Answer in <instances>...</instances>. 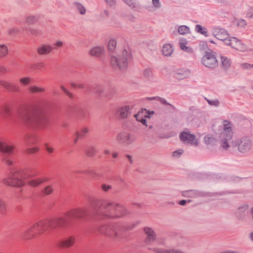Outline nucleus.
Wrapping results in <instances>:
<instances>
[{"label": "nucleus", "instance_id": "e2e57ef3", "mask_svg": "<svg viewBox=\"0 0 253 253\" xmlns=\"http://www.w3.org/2000/svg\"><path fill=\"white\" fill-rule=\"evenodd\" d=\"M167 253H184L182 251L175 249H168Z\"/></svg>", "mask_w": 253, "mask_h": 253}, {"label": "nucleus", "instance_id": "a19ab883", "mask_svg": "<svg viewBox=\"0 0 253 253\" xmlns=\"http://www.w3.org/2000/svg\"><path fill=\"white\" fill-rule=\"evenodd\" d=\"M25 141L27 144H33L36 142V137L31 135H27L25 138Z\"/></svg>", "mask_w": 253, "mask_h": 253}, {"label": "nucleus", "instance_id": "c756f323", "mask_svg": "<svg viewBox=\"0 0 253 253\" xmlns=\"http://www.w3.org/2000/svg\"><path fill=\"white\" fill-rule=\"evenodd\" d=\"M182 195L185 197L195 198L197 197L199 194L196 190H189L183 191L182 192Z\"/></svg>", "mask_w": 253, "mask_h": 253}, {"label": "nucleus", "instance_id": "13d9d810", "mask_svg": "<svg viewBox=\"0 0 253 253\" xmlns=\"http://www.w3.org/2000/svg\"><path fill=\"white\" fill-rule=\"evenodd\" d=\"M112 188V186L110 185H107L105 184H103L101 185V189L104 192H107L110 189H111Z\"/></svg>", "mask_w": 253, "mask_h": 253}, {"label": "nucleus", "instance_id": "58836bf2", "mask_svg": "<svg viewBox=\"0 0 253 253\" xmlns=\"http://www.w3.org/2000/svg\"><path fill=\"white\" fill-rule=\"evenodd\" d=\"M205 99L210 106L218 107L220 105L219 101L217 99L211 100L206 97H205Z\"/></svg>", "mask_w": 253, "mask_h": 253}, {"label": "nucleus", "instance_id": "c85d7f7f", "mask_svg": "<svg viewBox=\"0 0 253 253\" xmlns=\"http://www.w3.org/2000/svg\"><path fill=\"white\" fill-rule=\"evenodd\" d=\"M147 99L150 100H158L159 102H160L162 104L169 106L172 109H175V107L173 105H172L171 104L167 102V101L163 98H162V97H160L159 96H155V97H153L147 98Z\"/></svg>", "mask_w": 253, "mask_h": 253}, {"label": "nucleus", "instance_id": "b1692460", "mask_svg": "<svg viewBox=\"0 0 253 253\" xmlns=\"http://www.w3.org/2000/svg\"><path fill=\"white\" fill-rule=\"evenodd\" d=\"M74 8L78 11L82 15H85L86 13V9L85 6L81 3L75 1L73 3Z\"/></svg>", "mask_w": 253, "mask_h": 253}, {"label": "nucleus", "instance_id": "0eeeda50", "mask_svg": "<svg viewBox=\"0 0 253 253\" xmlns=\"http://www.w3.org/2000/svg\"><path fill=\"white\" fill-rule=\"evenodd\" d=\"M28 177L24 171H11L8 178L2 179V182L8 186L21 187L25 184L23 179Z\"/></svg>", "mask_w": 253, "mask_h": 253}, {"label": "nucleus", "instance_id": "473e14b6", "mask_svg": "<svg viewBox=\"0 0 253 253\" xmlns=\"http://www.w3.org/2000/svg\"><path fill=\"white\" fill-rule=\"evenodd\" d=\"M0 113L4 117L8 118L11 115L10 109L7 106H2L0 110Z\"/></svg>", "mask_w": 253, "mask_h": 253}, {"label": "nucleus", "instance_id": "f257e3e1", "mask_svg": "<svg viewBox=\"0 0 253 253\" xmlns=\"http://www.w3.org/2000/svg\"><path fill=\"white\" fill-rule=\"evenodd\" d=\"M88 215L87 209H75L65 214V216L55 217L46 220H41L34 224L22 234L25 240H30L42 235L49 229L54 230L73 224V219L84 218Z\"/></svg>", "mask_w": 253, "mask_h": 253}, {"label": "nucleus", "instance_id": "603ef678", "mask_svg": "<svg viewBox=\"0 0 253 253\" xmlns=\"http://www.w3.org/2000/svg\"><path fill=\"white\" fill-rule=\"evenodd\" d=\"M247 25V22L244 19H240L237 20V25L239 27L245 28Z\"/></svg>", "mask_w": 253, "mask_h": 253}, {"label": "nucleus", "instance_id": "1a4fd4ad", "mask_svg": "<svg viewBox=\"0 0 253 253\" xmlns=\"http://www.w3.org/2000/svg\"><path fill=\"white\" fill-rule=\"evenodd\" d=\"M234 146H237L238 150L241 153L247 154L252 150L253 143L248 137L245 136L236 140Z\"/></svg>", "mask_w": 253, "mask_h": 253}, {"label": "nucleus", "instance_id": "774afa93", "mask_svg": "<svg viewBox=\"0 0 253 253\" xmlns=\"http://www.w3.org/2000/svg\"><path fill=\"white\" fill-rule=\"evenodd\" d=\"M44 66V64L42 63H38L35 65V68L37 69H41Z\"/></svg>", "mask_w": 253, "mask_h": 253}, {"label": "nucleus", "instance_id": "c9c22d12", "mask_svg": "<svg viewBox=\"0 0 253 253\" xmlns=\"http://www.w3.org/2000/svg\"><path fill=\"white\" fill-rule=\"evenodd\" d=\"M86 155L88 157H93L95 153L96 150L93 146H87L85 150Z\"/></svg>", "mask_w": 253, "mask_h": 253}, {"label": "nucleus", "instance_id": "c03bdc74", "mask_svg": "<svg viewBox=\"0 0 253 253\" xmlns=\"http://www.w3.org/2000/svg\"><path fill=\"white\" fill-rule=\"evenodd\" d=\"M151 253H167V250L159 248H149Z\"/></svg>", "mask_w": 253, "mask_h": 253}, {"label": "nucleus", "instance_id": "9d476101", "mask_svg": "<svg viewBox=\"0 0 253 253\" xmlns=\"http://www.w3.org/2000/svg\"><path fill=\"white\" fill-rule=\"evenodd\" d=\"M201 61L204 66L210 69H213L218 65L215 53L212 51H206Z\"/></svg>", "mask_w": 253, "mask_h": 253}, {"label": "nucleus", "instance_id": "20e7f679", "mask_svg": "<svg viewBox=\"0 0 253 253\" xmlns=\"http://www.w3.org/2000/svg\"><path fill=\"white\" fill-rule=\"evenodd\" d=\"M123 229L122 225L118 223H112L98 226L97 230L105 237L112 240H119L122 238L121 232Z\"/></svg>", "mask_w": 253, "mask_h": 253}, {"label": "nucleus", "instance_id": "8fccbe9b", "mask_svg": "<svg viewBox=\"0 0 253 253\" xmlns=\"http://www.w3.org/2000/svg\"><path fill=\"white\" fill-rule=\"evenodd\" d=\"M204 140L205 143L207 145L212 144L214 142V138L209 135L205 136L204 138Z\"/></svg>", "mask_w": 253, "mask_h": 253}, {"label": "nucleus", "instance_id": "f03ea898", "mask_svg": "<svg viewBox=\"0 0 253 253\" xmlns=\"http://www.w3.org/2000/svg\"><path fill=\"white\" fill-rule=\"evenodd\" d=\"M17 119L21 125L32 129H43L48 124V118L40 104H35L28 109L20 111Z\"/></svg>", "mask_w": 253, "mask_h": 253}, {"label": "nucleus", "instance_id": "bb28decb", "mask_svg": "<svg viewBox=\"0 0 253 253\" xmlns=\"http://www.w3.org/2000/svg\"><path fill=\"white\" fill-rule=\"evenodd\" d=\"M163 55L165 56H169L173 52V48L171 44H165L162 50Z\"/></svg>", "mask_w": 253, "mask_h": 253}, {"label": "nucleus", "instance_id": "393cba45", "mask_svg": "<svg viewBox=\"0 0 253 253\" xmlns=\"http://www.w3.org/2000/svg\"><path fill=\"white\" fill-rule=\"evenodd\" d=\"M248 207L246 206H243L239 207L236 211L235 214L239 219H243L245 216V212Z\"/></svg>", "mask_w": 253, "mask_h": 253}, {"label": "nucleus", "instance_id": "dca6fc26", "mask_svg": "<svg viewBox=\"0 0 253 253\" xmlns=\"http://www.w3.org/2000/svg\"><path fill=\"white\" fill-rule=\"evenodd\" d=\"M133 109L132 105H124L118 108L117 110V114L118 116L122 119H126L131 113V111Z\"/></svg>", "mask_w": 253, "mask_h": 253}, {"label": "nucleus", "instance_id": "2f4dec72", "mask_svg": "<svg viewBox=\"0 0 253 253\" xmlns=\"http://www.w3.org/2000/svg\"><path fill=\"white\" fill-rule=\"evenodd\" d=\"M177 32L179 34L181 35H184L187 34H189L190 33V30L188 26L185 25H181L178 27Z\"/></svg>", "mask_w": 253, "mask_h": 253}, {"label": "nucleus", "instance_id": "4be33fe9", "mask_svg": "<svg viewBox=\"0 0 253 253\" xmlns=\"http://www.w3.org/2000/svg\"><path fill=\"white\" fill-rule=\"evenodd\" d=\"M105 52L104 48L102 46H94L90 50V54L94 56L99 57Z\"/></svg>", "mask_w": 253, "mask_h": 253}, {"label": "nucleus", "instance_id": "864d4df0", "mask_svg": "<svg viewBox=\"0 0 253 253\" xmlns=\"http://www.w3.org/2000/svg\"><path fill=\"white\" fill-rule=\"evenodd\" d=\"M240 67L242 70L251 71V64L248 63H242L240 64Z\"/></svg>", "mask_w": 253, "mask_h": 253}, {"label": "nucleus", "instance_id": "7ed1b4c3", "mask_svg": "<svg viewBox=\"0 0 253 253\" xmlns=\"http://www.w3.org/2000/svg\"><path fill=\"white\" fill-rule=\"evenodd\" d=\"M91 215L99 218H119L129 213V212L119 203L108 201H94L91 205Z\"/></svg>", "mask_w": 253, "mask_h": 253}, {"label": "nucleus", "instance_id": "338daca9", "mask_svg": "<svg viewBox=\"0 0 253 253\" xmlns=\"http://www.w3.org/2000/svg\"><path fill=\"white\" fill-rule=\"evenodd\" d=\"M76 137L73 140L74 143H76L78 142V139L81 137V135H80V132L78 131L76 132Z\"/></svg>", "mask_w": 253, "mask_h": 253}, {"label": "nucleus", "instance_id": "72a5a7b5", "mask_svg": "<svg viewBox=\"0 0 253 253\" xmlns=\"http://www.w3.org/2000/svg\"><path fill=\"white\" fill-rule=\"evenodd\" d=\"M221 62L223 68L225 70L228 69L231 65L230 61L227 57L221 56Z\"/></svg>", "mask_w": 253, "mask_h": 253}, {"label": "nucleus", "instance_id": "412c9836", "mask_svg": "<svg viewBox=\"0 0 253 253\" xmlns=\"http://www.w3.org/2000/svg\"><path fill=\"white\" fill-rule=\"evenodd\" d=\"M48 179L45 177L33 178L29 180L27 183L32 187H36L39 186L42 182L46 181Z\"/></svg>", "mask_w": 253, "mask_h": 253}, {"label": "nucleus", "instance_id": "9b49d317", "mask_svg": "<svg viewBox=\"0 0 253 253\" xmlns=\"http://www.w3.org/2000/svg\"><path fill=\"white\" fill-rule=\"evenodd\" d=\"M212 35L218 40L223 41L226 44V40H228L229 35L227 31L219 26L212 27L211 30Z\"/></svg>", "mask_w": 253, "mask_h": 253}, {"label": "nucleus", "instance_id": "09e8293b", "mask_svg": "<svg viewBox=\"0 0 253 253\" xmlns=\"http://www.w3.org/2000/svg\"><path fill=\"white\" fill-rule=\"evenodd\" d=\"M143 75L145 78L150 79L153 75L152 71L150 68H146L144 70Z\"/></svg>", "mask_w": 253, "mask_h": 253}, {"label": "nucleus", "instance_id": "6ab92c4d", "mask_svg": "<svg viewBox=\"0 0 253 253\" xmlns=\"http://www.w3.org/2000/svg\"><path fill=\"white\" fill-rule=\"evenodd\" d=\"M0 85L6 88L10 92H17L19 90V88L14 84L4 80H0Z\"/></svg>", "mask_w": 253, "mask_h": 253}, {"label": "nucleus", "instance_id": "a211bd4d", "mask_svg": "<svg viewBox=\"0 0 253 253\" xmlns=\"http://www.w3.org/2000/svg\"><path fill=\"white\" fill-rule=\"evenodd\" d=\"M53 49V47L49 44H42L37 48L39 54L42 55L48 54Z\"/></svg>", "mask_w": 253, "mask_h": 253}, {"label": "nucleus", "instance_id": "2eb2a0df", "mask_svg": "<svg viewBox=\"0 0 253 253\" xmlns=\"http://www.w3.org/2000/svg\"><path fill=\"white\" fill-rule=\"evenodd\" d=\"M143 232L145 235L144 242L149 245L155 242L157 239V234L155 230L150 227H145L143 228Z\"/></svg>", "mask_w": 253, "mask_h": 253}, {"label": "nucleus", "instance_id": "f8f14e48", "mask_svg": "<svg viewBox=\"0 0 253 253\" xmlns=\"http://www.w3.org/2000/svg\"><path fill=\"white\" fill-rule=\"evenodd\" d=\"M179 138L180 140L185 144H189L194 146H197L199 144L195 135L188 130L182 131L179 134Z\"/></svg>", "mask_w": 253, "mask_h": 253}, {"label": "nucleus", "instance_id": "e433bc0d", "mask_svg": "<svg viewBox=\"0 0 253 253\" xmlns=\"http://www.w3.org/2000/svg\"><path fill=\"white\" fill-rule=\"evenodd\" d=\"M200 111L199 109L195 106H191L189 108L188 113L189 115L196 116L197 115L200 114Z\"/></svg>", "mask_w": 253, "mask_h": 253}, {"label": "nucleus", "instance_id": "3c124183", "mask_svg": "<svg viewBox=\"0 0 253 253\" xmlns=\"http://www.w3.org/2000/svg\"><path fill=\"white\" fill-rule=\"evenodd\" d=\"M29 31L30 34L33 36H39L42 35V31L39 30V29L30 28L29 29Z\"/></svg>", "mask_w": 253, "mask_h": 253}, {"label": "nucleus", "instance_id": "a878e982", "mask_svg": "<svg viewBox=\"0 0 253 253\" xmlns=\"http://www.w3.org/2000/svg\"><path fill=\"white\" fill-rule=\"evenodd\" d=\"M40 18V15H29L26 17V22L28 24H33L36 23Z\"/></svg>", "mask_w": 253, "mask_h": 253}, {"label": "nucleus", "instance_id": "4c0bfd02", "mask_svg": "<svg viewBox=\"0 0 253 253\" xmlns=\"http://www.w3.org/2000/svg\"><path fill=\"white\" fill-rule=\"evenodd\" d=\"M125 3L127 4L132 9L136 8L138 4L136 0H122Z\"/></svg>", "mask_w": 253, "mask_h": 253}, {"label": "nucleus", "instance_id": "de8ad7c7", "mask_svg": "<svg viewBox=\"0 0 253 253\" xmlns=\"http://www.w3.org/2000/svg\"><path fill=\"white\" fill-rule=\"evenodd\" d=\"M8 34L12 36H14L19 33L20 29L17 27H13L8 29Z\"/></svg>", "mask_w": 253, "mask_h": 253}, {"label": "nucleus", "instance_id": "052dcab7", "mask_svg": "<svg viewBox=\"0 0 253 253\" xmlns=\"http://www.w3.org/2000/svg\"><path fill=\"white\" fill-rule=\"evenodd\" d=\"M106 3L110 6H113L116 3V0H105Z\"/></svg>", "mask_w": 253, "mask_h": 253}, {"label": "nucleus", "instance_id": "680f3d73", "mask_svg": "<svg viewBox=\"0 0 253 253\" xmlns=\"http://www.w3.org/2000/svg\"><path fill=\"white\" fill-rule=\"evenodd\" d=\"M61 88L70 98L73 97V94L67 90L63 86H61Z\"/></svg>", "mask_w": 253, "mask_h": 253}, {"label": "nucleus", "instance_id": "f3484780", "mask_svg": "<svg viewBox=\"0 0 253 253\" xmlns=\"http://www.w3.org/2000/svg\"><path fill=\"white\" fill-rule=\"evenodd\" d=\"M75 242V237L74 236H70L59 241L58 246L61 248H68L73 246Z\"/></svg>", "mask_w": 253, "mask_h": 253}, {"label": "nucleus", "instance_id": "4468645a", "mask_svg": "<svg viewBox=\"0 0 253 253\" xmlns=\"http://www.w3.org/2000/svg\"><path fill=\"white\" fill-rule=\"evenodd\" d=\"M225 44L242 52H244L247 49L245 44L235 37H230L228 40H226Z\"/></svg>", "mask_w": 253, "mask_h": 253}, {"label": "nucleus", "instance_id": "37998d69", "mask_svg": "<svg viewBox=\"0 0 253 253\" xmlns=\"http://www.w3.org/2000/svg\"><path fill=\"white\" fill-rule=\"evenodd\" d=\"M7 47L4 44L0 45V57L5 56L8 53Z\"/></svg>", "mask_w": 253, "mask_h": 253}, {"label": "nucleus", "instance_id": "0e129e2a", "mask_svg": "<svg viewBox=\"0 0 253 253\" xmlns=\"http://www.w3.org/2000/svg\"><path fill=\"white\" fill-rule=\"evenodd\" d=\"M39 150V149L37 147H34L32 148H29L27 150V152L28 153H34L37 152Z\"/></svg>", "mask_w": 253, "mask_h": 253}, {"label": "nucleus", "instance_id": "a18cd8bd", "mask_svg": "<svg viewBox=\"0 0 253 253\" xmlns=\"http://www.w3.org/2000/svg\"><path fill=\"white\" fill-rule=\"evenodd\" d=\"M53 188L51 185L46 186L42 190L43 193L45 195H49L53 192Z\"/></svg>", "mask_w": 253, "mask_h": 253}, {"label": "nucleus", "instance_id": "5fc2aeb1", "mask_svg": "<svg viewBox=\"0 0 253 253\" xmlns=\"http://www.w3.org/2000/svg\"><path fill=\"white\" fill-rule=\"evenodd\" d=\"M31 81V78L29 77H25L20 79L19 82L20 83L24 85H27Z\"/></svg>", "mask_w": 253, "mask_h": 253}, {"label": "nucleus", "instance_id": "ddd939ff", "mask_svg": "<svg viewBox=\"0 0 253 253\" xmlns=\"http://www.w3.org/2000/svg\"><path fill=\"white\" fill-rule=\"evenodd\" d=\"M117 139L123 145L128 146L135 141L136 138L132 134L126 131H123L117 135Z\"/></svg>", "mask_w": 253, "mask_h": 253}, {"label": "nucleus", "instance_id": "f704fd0d", "mask_svg": "<svg viewBox=\"0 0 253 253\" xmlns=\"http://www.w3.org/2000/svg\"><path fill=\"white\" fill-rule=\"evenodd\" d=\"M6 211V203L2 198L0 197V214L1 215H4L5 214Z\"/></svg>", "mask_w": 253, "mask_h": 253}, {"label": "nucleus", "instance_id": "69168bd1", "mask_svg": "<svg viewBox=\"0 0 253 253\" xmlns=\"http://www.w3.org/2000/svg\"><path fill=\"white\" fill-rule=\"evenodd\" d=\"M45 149L49 153H51L53 151V149L51 147H49L48 146V144L47 143L44 144Z\"/></svg>", "mask_w": 253, "mask_h": 253}, {"label": "nucleus", "instance_id": "5701e85b", "mask_svg": "<svg viewBox=\"0 0 253 253\" xmlns=\"http://www.w3.org/2000/svg\"><path fill=\"white\" fill-rule=\"evenodd\" d=\"M187 41L185 39L181 38L179 40V46L181 49L189 53H192L193 52L192 48L189 46H186Z\"/></svg>", "mask_w": 253, "mask_h": 253}, {"label": "nucleus", "instance_id": "49530a36", "mask_svg": "<svg viewBox=\"0 0 253 253\" xmlns=\"http://www.w3.org/2000/svg\"><path fill=\"white\" fill-rule=\"evenodd\" d=\"M94 92L98 95H101L104 91V87L102 85H97L94 87Z\"/></svg>", "mask_w": 253, "mask_h": 253}, {"label": "nucleus", "instance_id": "423d86ee", "mask_svg": "<svg viewBox=\"0 0 253 253\" xmlns=\"http://www.w3.org/2000/svg\"><path fill=\"white\" fill-rule=\"evenodd\" d=\"M232 124L228 121L225 120L223 122V130L219 133L218 139L221 147L225 150L229 147V142L232 138Z\"/></svg>", "mask_w": 253, "mask_h": 253}, {"label": "nucleus", "instance_id": "bf43d9fd", "mask_svg": "<svg viewBox=\"0 0 253 253\" xmlns=\"http://www.w3.org/2000/svg\"><path fill=\"white\" fill-rule=\"evenodd\" d=\"M89 131V129L86 127H84L83 128L81 131V132H80V135H81V137H83L84 135L87 133Z\"/></svg>", "mask_w": 253, "mask_h": 253}, {"label": "nucleus", "instance_id": "cd10ccee", "mask_svg": "<svg viewBox=\"0 0 253 253\" xmlns=\"http://www.w3.org/2000/svg\"><path fill=\"white\" fill-rule=\"evenodd\" d=\"M195 30L198 33L204 35L206 37L209 36V34L207 29L206 27H202L200 25L195 26Z\"/></svg>", "mask_w": 253, "mask_h": 253}, {"label": "nucleus", "instance_id": "6e6552de", "mask_svg": "<svg viewBox=\"0 0 253 253\" xmlns=\"http://www.w3.org/2000/svg\"><path fill=\"white\" fill-rule=\"evenodd\" d=\"M14 145H9L5 142L0 140V151L2 153L1 161L9 167L13 166L14 164V159L11 156L14 152Z\"/></svg>", "mask_w": 253, "mask_h": 253}, {"label": "nucleus", "instance_id": "39448f33", "mask_svg": "<svg viewBox=\"0 0 253 253\" xmlns=\"http://www.w3.org/2000/svg\"><path fill=\"white\" fill-rule=\"evenodd\" d=\"M131 57L129 51L125 49L117 56L111 55L110 63L111 66L115 69H119L121 70H125L127 68Z\"/></svg>", "mask_w": 253, "mask_h": 253}, {"label": "nucleus", "instance_id": "7c9ffc66", "mask_svg": "<svg viewBox=\"0 0 253 253\" xmlns=\"http://www.w3.org/2000/svg\"><path fill=\"white\" fill-rule=\"evenodd\" d=\"M152 6L148 7V10L149 11H154L161 7V3L160 0H152Z\"/></svg>", "mask_w": 253, "mask_h": 253}, {"label": "nucleus", "instance_id": "ea45409f", "mask_svg": "<svg viewBox=\"0 0 253 253\" xmlns=\"http://www.w3.org/2000/svg\"><path fill=\"white\" fill-rule=\"evenodd\" d=\"M29 90L33 93L42 92L44 91V88L43 87H40L36 86H31L29 88Z\"/></svg>", "mask_w": 253, "mask_h": 253}, {"label": "nucleus", "instance_id": "4d7b16f0", "mask_svg": "<svg viewBox=\"0 0 253 253\" xmlns=\"http://www.w3.org/2000/svg\"><path fill=\"white\" fill-rule=\"evenodd\" d=\"M246 17L248 18L253 19V8H250L246 12Z\"/></svg>", "mask_w": 253, "mask_h": 253}, {"label": "nucleus", "instance_id": "79ce46f5", "mask_svg": "<svg viewBox=\"0 0 253 253\" xmlns=\"http://www.w3.org/2000/svg\"><path fill=\"white\" fill-rule=\"evenodd\" d=\"M117 42L114 39H111L108 43V50L110 51H113L116 46Z\"/></svg>", "mask_w": 253, "mask_h": 253}, {"label": "nucleus", "instance_id": "6e6d98bb", "mask_svg": "<svg viewBox=\"0 0 253 253\" xmlns=\"http://www.w3.org/2000/svg\"><path fill=\"white\" fill-rule=\"evenodd\" d=\"M183 153V150L182 149H179L173 152L172 156L175 158H179L181 155Z\"/></svg>", "mask_w": 253, "mask_h": 253}, {"label": "nucleus", "instance_id": "aec40b11", "mask_svg": "<svg viewBox=\"0 0 253 253\" xmlns=\"http://www.w3.org/2000/svg\"><path fill=\"white\" fill-rule=\"evenodd\" d=\"M190 75V71L188 69H177L174 74L175 77L178 80H183Z\"/></svg>", "mask_w": 253, "mask_h": 253}]
</instances>
